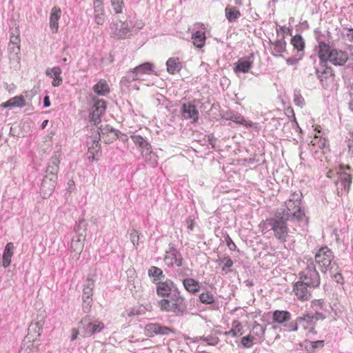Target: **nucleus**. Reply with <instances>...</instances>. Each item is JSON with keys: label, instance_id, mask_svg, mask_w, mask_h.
I'll return each mask as SVG.
<instances>
[{"label": "nucleus", "instance_id": "1", "mask_svg": "<svg viewBox=\"0 0 353 353\" xmlns=\"http://www.w3.org/2000/svg\"><path fill=\"white\" fill-rule=\"evenodd\" d=\"M61 154L59 152L54 153L46 168V176L41 184V194L43 199L48 197L54 191L57 183V172L60 163Z\"/></svg>", "mask_w": 353, "mask_h": 353}, {"label": "nucleus", "instance_id": "48", "mask_svg": "<svg viewBox=\"0 0 353 353\" xmlns=\"http://www.w3.org/2000/svg\"><path fill=\"white\" fill-rule=\"evenodd\" d=\"M111 6L117 14L122 12L123 0H111Z\"/></svg>", "mask_w": 353, "mask_h": 353}, {"label": "nucleus", "instance_id": "59", "mask_svg": "<svg viewBox=\"0 0 353 353\" xmlns=\"http://www.w3.org/2000/svg\"><path fill=\"white\" fill-rule=\"evenodd\" d=\"M310 344L311 345V348L314 350L319 347H323L324 341H310Z\"/></svg>", "mask_w": 353, "mask_h": 353}, {"label": "nucleus", "instance_id": "51", "mask_svg": "<svg viewBox=\"0 0 353 353\" xmlns=\"http://www.w3.org/2000/svg\"><path fill=\"white\" fill-rule=\"evenodd\" d=\"M217 261H221V263H223V266L222 268V271L225 272H227L225 270L226 268H230L233 265V261L228 256H225V257L223 258L222 259H219Z\"/></svg>", "mask_w": 353, "mask_h": 353}, {"label": "nucleus", "instance_id": "63", "mask_svg": "<svg viewBox=\"0 0 353 353\" xmlns=\"http://www.w3.org/2000/svg\"><path fill=\"white\" fill-rule=\"evenodd\" d=\"M282 32L283 33L290 34V29L286 28L284 26H279V28H276V32L279 34V32Z\"/></svg>", "mask_w": 353, "mask_h": 353}, {"label": "nucleus", "instance_id": "32", "mask_svg": "<svg viewBox=\"0 0 353 353\" xmlns=\"http://www.w3.org/2000/svg\"><path fill=\"white\" fill-rule=\"evenodd\" d=\"M93 90L97 95L101 96H105L110 92L109 86L104 79H100L99 82L93 86Z\"/></svg>", "mask_w": 353, "mask_h": 353}, {"label": "nucleus", "instance_id": "16", "mask_svg": "<svg viewBox=\"0 0 353 353\" xmlns=\"http://www.w3.org/2000/svg\"><path fill=\"white\" fill-rule=\"evenodd\" d=\"M172 330L166 326H161L157 323H150L145 327V333L147 336L152 337L155 334L168 335Z\"/></svg>", "mask_w": 353, "mask_h": 353}, {"label": "nucleus", "instance_id": "41", "mask_svg": "<svg viewBox=\"0 0 353 353\" xmlns=\"http://www.w3.org/2000/svg\"><path fill=\"white\" fill-rule=\"evenodd\" d=\"M199 299L203 304H212L215 301L213 294L209 291L203 292L199 294Z\"/></svg>", "mask_w": 353, "mask_h": 353}, {"label": "nucleus", "instance_id": "39", "mask_svg": "<svg viewBox=\"0 0 353 353\" xmlns=\"http://www.w3.org/2000/svg\"><path fill=\"white\" fill-rule=\"evenodd\" d=\"M131 139L134 143L135 145H138L141 151L143 150H146L151 147L150 144L148 143L147 139L142 137L140 135L134 134L130 136Z\"/></svg>", "mask_w": 353, "mask_h": 353}, {"label": "nucleus", "instance_id": "26", "mask_svg": "<svg viewBox=\"0 0 353 353\" xmlns=\"http://www.w3.org/2000/svg\"><path fill=\"white\" fill-rule=\"evenodd\" d=\"M168 73L174 74L179 72L182 68V63L179 57H170L166 61Z\"/></svg>", "mask_w": 353, "mask_h": 353}, {"label": "nucleus", "instance_id": "56", "mask_svg": "<svg viewBox=\"0 0 353 353\" xmlns=\"http://www.w3.org/2000/svg\"><path fill=\"white\" fill-rule=\"evenodd\" d=\"M317 139H318V136L315 135L314 139L311 141L312 144L314 145L318 144L320 148L324 147L325 145V139H323V140L320 139L319 141H318Z\"/></svg>", "mask_w": 353, "mask_h": 353}, {"label": "nucleus", "instance_id": "61", "mask_svg": "<svg viewBox=\"0 0 353 353\" xmlns=\"http://www.w3.org/2000/svg\"><path fill=\"white\" fill-rule=\"evenodd\" d=\"M184 339L186 340V341H190L192 342H194V343H196V342H199V341L201 340H203V336H196L195 338H191L190 336H184Z\"/></svg>", "mask_w": 353, "mask_h": 353}, {"label": "nucleus", "instance_id": "36", "mask_svg": "<svg viewBox=\"0 0 353 353\" xmlns=\"http://www.w3.org/2000/svg\"><path fill=\"white\" fill-rule=\"evenodd\" d=\"M351 183L352 181L350 174L345 172L341 173L339 176L338 181L336 182V185L338 187L337 188L339 189V186H341L345 191L347 192L350 188Z\"/></svg>", "mask_w": 353, "mask_h": 353}, {"label": "nucleus", "instance_id": "19", "mask_svg": "<svg viewBox=\"0 0 353 353\" xmlns=\"http://www.w3.org/2000/svg\"><path fill=\"white\" fill-rule=\"evenodd\" d=\"M94 287V280L88 277L83 285L82 299L88 301V305L92 302V292Z\"/></svg>", "mask_w": 353, "mask_h": 353}, {"label": "nucleus", "instance_id": "50", "mask_svg": "<svg viewBox=\"0 0 353 353\" xmlns=\"http://www.w3.org/2000/svg\"><path fill=\"white\" fill-rule=\"evenodd\" d=\"M94 20L97 25H103L105 22L104 12H94Z\"/></svg>", "mask_w": 353, "mask_h": 353}, {"label": "nucleus", "instance_id": "43", "mask_svg": "<svg viewBox=\"0 0 353 353\" xmlns=\"http://www.w3.org/2000/svg\"><path fill=\"white\" fill-rule=\"evenodd\" d=\"M291 43L294 48L297 49L299 52H302L305 48V42L303 37L299 35H295L291 39Z\"/></svg>", "mask_w": 353, "mask_h": 353}, {"label": "nucleus", "instance_id": "34", "mask_svg": "<svg viewBox=\"0 0 353 353\" xmlns=\"http://www.w3.org/2000/svg\"><path fill=\"white\" fill-rule=\"evenodd\" d=\"M296 323H299V325L303 327L304 329L312 327L315 324L314 319L310 314H306L302 316L297 317ZM312 329L313 330V327H312Z\"/></svg>", "mask_w": 353, "mask_h": 353}, {"label": "nucleus", "instance_id": "47", "mask_svg": "<svg viewBox=\"0 0 353 353\" xmlns=\"http://www.w3.org/2000/svg\"><path fill=\"white\" fill-rule=\"evenodd\" d=\"M21 39L19 37V32L18 30H15L14 32H12L10 34L9 45L20 46Z\"/></svg>", "mask_w": 353, "mask_h": 353}, {"label": "nucleus", "instance_id": "24", "mask_svg": "<svg viewBox=\"0 0 353 353\" xmlns=\"http://www.w3.org/2000/svg\"><path fill=\"white\" fill-rule=\"evenodd\" d=\"M271 50L272 54L274 56L281 55L286 50V41L284 37L276 40L274 42L271 41Z\"/></svg>", "mask_w": 353, "mask_h": 353}, {"label": "nucleus", "instance_id": "62", "mask_svg": "<svg viewBox=\"0 0 353 353\" xmlns=\"http://www.w3.org/2000/svg\"><path fill=\"white\" fill-rule=\"evenodd\" d=\"M85 300L83 299V310L84 312L88 313L90 311V309L91 307V303H89V305H88V301H85Z\"/></svg>", "mask_w": 353, "mask_h": 353}, {"label": "nucleus", "instance_id": "17", "mask_svg": "<svg viewBox=\"0 0 353 353\" xmlns=\"http://www.w3.org/2000/svg\"><path fill=\"white\" fill-rule=\"evenodd\" d=\"M104 328L103 323L99 321H94V322H89L84 324L81 334L83 337H88L96 333L100 332Z\"/></svg>", "mask_w": 353, "mask_h": 353}, {"label": "nucleus", "instance_id": "3", "mask_svg": "<svg viewBox=\"0 0 353 353\" xmlns=\"http://www.w3.org/2000/svg\"><path fill=\"white\" fill-rule=\"evenodd\" d=\"M284 212L277 211L274 216L268 219L263 225L265 229L272 230L274 236L281 243H285L288 236L289 229L286 224Z\"/></svg>", "mask_w": 353, "mask_h": 353}, {"label": "nucleus", "instance_id": "30", "mask_svg": "<svg viewBox=\"0 0 353 353\" xmlns=\"http://www.w3.org/2000/svg\"><path fill=\"white\" fill-rule=\"evenodd\" d=\"M8 57L10 62H16L17 63H19L21 59L20 52L21 48L20 46H14V45H9L8 48Z\"/></svg>", "mask_w": 353, "mask_h": 353}, {"label": "nucleus", "instance_id": "33", "mask_svg": "<svg viewBox=\"0 0 353 353\" xmlns=\"http://www.w3.org/2000/svg\"><path fill=\"white\" fill-rule=\"evenodd\" d=\"M184 288L189 292L195 293L199 290V283L194 279L188 278L183 280Z\"/></svg>", "mask_w": 353, "mask_h": 353}, {"label": "nucleus", "instance_id": "60", "mask_svg": "<svg viewBox=\"0 0 353 353\" xmlns=\"http://www.w3.org/2000/svg\"><path fill=\"white\" fill-rule=\"evenodd\" d=\"M312 316L314 319V322L316 323V322L321 319H325V315L321 312H316L314 314H312Z\"/></svg>", "mask_w": 353, "mask_h": 353}, {"label": "nucleus", "instance_id": "18", "mask_svg": "<svg viewBox=\"0 0 353 353\" xmlns=\"http://www.w3.org/2000/svg\"><path fill=\"white\" fill-rule=\"evenodd\" d=\"M85 240V235L83 234H77L73 236L70 245L71 252H74L77 256H79L83 251Z\"/></svg>", "mask_w": 353, "mask_h": 353}, {"label": "nucleus", "instance_id": "14", "mask_svg": "<svg viewBox=\"0 0 353 353\" xmlns=\"http://www.w3.org/2000/svg\"><path fill=\"white\" fill-rule=\"evenodd\" d=\"M164 261L169 267L174 265L180 267L182 265L183 258L176 249L172 248L169 251L166 252Z\"/></svg>", "mask_w": 353, "mask_h": 353}, {"label": "nucleus", "instance_id": "38", "mask_svg": "<svg viewBox=\"0 0 353 353\" xmlns=\"http://www.w3.org/2000/svg\"><path fill=\"white\" fill-rule=\"evenodd\" d=\"M225 12V17L230 22L235 21L241 17L239 10L234 7H231L230 6H226Z\"/></svg>", "mask_w": 353, "mask_h": 353}, {"label": "nucleus", "instance_id": "27", "mask_svg": "<svg viewBox=\"0 0 353 353\" xmlns=\"http://www.w3.org/2000/svg\"><path fill=\"white\" fill-rule=\"evenodd\" d=\"M14 248V246L12 243H8L6 244L2 256V266L3 268H8L10 265Z\"/></svg>", "mask_w": 353, "mask_h": 353}, {"label": "nucleus", "instance_id": "22", "mask_svg": "<svg viewBox=\"0 0 353 353\" xmlns=\"http://www.w3.org/2000/svg\"><path fill=\"white\" fill-rule=\"evenodd\" d=\"M61 70L58 66L53 67L52 68H48L46 70V76L50 77L54 76V79L52 82V85L54 87H58L62 83L63 79L61 77Z\"/></svg>", "mask_w": 353, "mask_h": 353}, {"label": "nucleus", "instance_id": "8", "mask_svg": "<svg viewBox=\"0 0 353 353\" xmlns=\"http://www.w3.org/2000/svg\"><path fill=\"white\" fill-rule=\"evenodd\" d=\"M299 279L312 288L317 287L320 284V276L312 263L299 273Z\"/></svg>", "mask_w": 353, "mask_h": 353}, {"label": "nucleus", "instance_id": "25", "mask_svg": "<svg viewBox=\"0 0 353 353\" xmlns=\"http://www.w3.org/2000/svg\"><path fill=\"white\" fill-rule=\"evenodd\" d=\"M265 332V327L260 325L258 322L254 321L250 331V334L254 337V339L256 341L262 342L264 340Z\"/></svg>", "mask_w": 353, "mask_h": 353}, {"label": "nucleus", "instance_id": "15", "mask_svg": "<svg viewBox=\"0 0 353 353\" xmlns=\"http://www.w3.org/2000/svg\"><path fill=\"white\" fill-rule=\"evenodd\" d=\"M316 74L324 87L329 86L334 81V73L331 68L322 66L316 70Z\"/></svg>", "mask_w": 353, "mask_h": 353}, {"label": "nucleus", "instance_id": "52", "mask_svg": "<svg viewBox=\"0 0 353 353\" xmlns=\"http://www.w3.org/2000/svg\"><path fill=\"white\" fill-rule=\"evenodd\" d=\"M130 239L134 246L139 245V236L136 230H132L130 232Z\"/></svg>", "mask_w": 353, "mask_h": 353}, {"label": "nucleus", "instance_id": "40", "mask_svg": "<svg viewBox=\"0 0 353 353\" xmlns=\"http://www.w3.org/2000/svg\"><path fill=\"white\" fill-rule=\"evenodd\" d=\"M230 119L233 122L241 124L246 127H251L253 124L252 121H246L244 117L238 112H231Z\"/></svg>", "mask_w": 353, "mask_h": 353}, {"label": "nucleus", "instance_id": "64", "mask_svg": "<svg viewBox=\"0 0 353 353\" xmlns=\"http://www.w3.org/2000/svg\"><path fill=\"white\" fill-rule=\"evenodd\" d=\"M347 146L349 151L353 152V134H350V137L348 139Z\"/></svg>", "mask_w": 353, "mask_h": 353}, {"label": "nucleus", "instance_id": "4", "mask_svg": "<svg viewBox=\"0 0 353 353\" xmlns=\"http://www.w3.org/2000/svg\"><path fill=\"white\" fill-rule=\"evenodd\" d=\"M153 73V65L151 63L145 62L128 72L126 75L122 78L121 83L128 87L131 82L143 81L145 79V75H149Z\"/></svg>", "mask_w": 353, "mask_h": 353}, {"label": "nucleus", "instance_id": "45", "mask_svg": "<svg viewBox=\"0 0 353 353\" xmlns=\"http://www.w3.org/2000/svg\"><path fill=\"white\" fill-rule=\"evenodd\" d=\"M294 103L296 105L303 108L305 105V101L299 91L295 90L294 93Z\"/></svg>", "mask_w": 353, "mask_h": 353}, {"label": "nucleus", "instance_id": "2", "mask_svg": "<svg viewBox=\"0 0 353 353\" xmlns=\"http://www.w3.org/2000/svg\"><path fill=\"white\" fill-rule=\"evenodd\" d=\"M319 43V57L322 61H330L334 65H344L348 60L347 52L337 50L317 38Z\"/></svg>", "mask_w": 353, "mask_h": 353}, {"label": "nucleus", "instance_id": "21", "mask_svg": "<svg viewBox=\"0 0 353 353\" xmlns=\"http://www.w3.org/2000/svg\"><path fill=\"white\" fill-rule=\"evenodd\" d=\"M182 114L185 119H192L193 121H196L199 117V112L195 105L190 103L183 105Z\"/></svg>", "mask_w": 353, "mask_h": 353}, {"label": "nucleus", "instance_id": "49", "mask_svg": "<svg viewBox=\"0 0 353 353\" xmlns=\"http://www.w3.org/2000/svg\"><path fill=\"white\" fill-rule=\"evenodd\" d=\"M203 341H205L210 345H216L218 344L219 339L215 335H208L203 336Z\"/></svg>", "mask_w": 353, "mask_h": 353}, {"label": "nucleus", "instance_id": "13", "mask_svg": "<svg viewBox=\"0 0 353 353\" xmlns=\"http://www.w3.org/2000/svg\"><path fill=\"white\" fill-rule=\"evenodd\" d=\"M254 55L251 53L248 57H244L238 60L234 67V72L235 73L248 72L250 69L252 67L254 63Z\"/></svg>", "mask_w": 353, "mask_h": 353}, {"label": "nucleus", "instance_id": "5", "mask_svg": "<svg viewBox=\"0 0 353 353\" xmlns=\"http://www.w3.org/2000/svg\"><path fill=\"white\" fill-rule=\"evenodd\" d=\"M171 300L163 299L159 302V305L161 310L167 312H173L176 315H183L185 311L186 307L183 305L184 298L181 296L179 292H176Z\"/></svg>", "mask_w": 353, "mask_h": 353}, {"label": "nucleus", "instance_id": "57", "mask_svg": "<svg viewBox=\"0 0 353 353\" xmlns=\"http://www.w3.org/2000/svg\"><path fill=\"white\" fill-rule=\"evenodd\" d=\"M323 304H324V301L321 299L314 300L312 303V306L315 310H319L323 307Z\"/></svg>", "mask_w": 353, "mask_h": 353}, {"label": "nucleus", "instance_id": "7", "mask_svg": "<svg viewBox=\"0 0 353 353\" xmlns=\"http://www.w3.org/2000/svg\"><path fill=\"white\" fill-rule=\"evenodd\" d=\"M287 212L285 214L286 219L290 221H301L304 216V212L301 207V201L299 199V195L293 196L285 202Z\"/></svg>", "mask_w": 353, "mask_h": 353}, {"label": "nucleus", "instance_id": "28", "mask_svg": "<svg viewBox=\"0 0 353 353\" xmlns=\"http://www.w3.org/2000/svg\"><path fill=\"white\" fill-rule=\"evenodd\" d=\"M141 155L144 158L145 162L151 167L157 166L158 157L155 153L152 151V147L141 151Z\"/></svg>", "mask_w": 353, "mask_h": 353}, {"label": "nucleus", "instance_id": "12", "mask_svg": "<svg viewBox=\"0 0 353 353\" xmlns=\"http://www.w3.org/2000/svg\"><path fill=\"white\" fill-rule=\"evenodd\" d=\"M312 288L304 281L299 280L294 283L293 291L299 300L305 301L309 299L311 296Z\"/></svg>", "mask_w": 353, "mask_h": 353}, {"label": "nucleus", "instance_id": "44", "mask_svg": "<svg viewBox=\"0 0 353 353\" xmlns=\"http://www.w3.org/2000/svg\"><path fill=\"white\" fill-rule=\"evenodd\" d=\"M254 341H256L254 337L250 334L248 336H243L241 339V344L245 348H250L252 345Z\"/></svg>", "mask_w": 353, "mask_h": 353}, {"label": "nucleus", "instance_id": "54", "mask_svg": "<svg viewBox=\"0 0 353 353\" xmlns=\"http://www.w3.org/2000/svg\"><path fill=\"white\" fill-rule=\"evenodd\" d=\"M303 52L299 54V57H292L286 59V63L288 65H296L300 59L303 57Z\"/></svg>", "mask_w": 353, "mask_h": 353}, {"label": "nucleus", "instance_id": "6", "mask_svg": "<svg viewBox=\"0 0 353 353\" xmlns=\"http://www.w3.org/2000/svg\"><path fill=\"white\" fill-rule=\"evenodd\" d=\"M334 254L327 247L321 248L315 254V262L323 272L332 268Z\"/></svg>", "mask_w": 353, "mask_h": 353}, {"label": "nucleus", "instance_id": "10", "mask_svg": "<svg viewBox=\"0 0 353 353\" xmlns=\"http://www.w3.org/2000/svg\"><path fill=\"white\" fill-rule=\"evenodd\" d=\"M105 102L103 100H97L92 105L90 114L89 121L94 125H97L101 122V117L105 110Z\"/></svg>", "mask_w": 353, "mask_h": 353}, {"label": "nucleus", "instance_id": "53", "mask_svg": "<svg viewBox=\"0 0 353 353\" xmlns=\"http://www.w3.org/2000/svg\"><path fill=\"white\" fill-rule=\"evenodd\" d=\"M94 12H104L103 4L101 0H93Z\"/></svg>", "mask_w": 353, "mask_h": 353}, {"label": "nucleus", "instance_id": "55", "mask_svg": "<svg viewBox=\"0 0 353 353\" xmlns=\"http://www.w3.org/2000/svg\"><path fill=\"white\" fill-rule=\"evenodd\" d=\"M225 243L230 250H236V246L235 243L232 241V239L228 235L225 237Z\"/></svg>", "mask_w": 353, "mask_h": 353}, {"label": "nucleus", "instance_id": "42", "mask_svg": "<svg viewBox=\"0 0 353 353\" xmlns=\"http://www.w3.org/2000/svg\"><path fill=\"white\" fill-rule=\"evenodd\" d=\"M242 328V325L239 321H234L232 323V329L229 332H226L225 334L226 335L232 334L234 337L241 336L243 334L241 332Z\"/></svg>", "mask_w": 353, "mask_h": 353}, {"label": "nucleus", "instance_id": "29", "mask_svg": "<svg viewBox=\"0 0 353 353\" xmlns=\"http://www.w3.org/2000/svg\"><path fill=\"white\" fill-rule=\"evenodd\" d=\"M292 315L288 311L285 310H276L274 312L272 319L274 322L279 324H282L289 321L291 319Z\"/></svg>", "mask_w": 353, "mask_h": 353}, {"label": "nucleus", "instance_id": "23", "mask_svg": "<svg viewBox=\"0 0 353 353\" xmlns=\"http://www.w3.org/2000/svg\"><path fill=\"white\" fill-rule=\"evenodd\" d=\"M61 10L60 8L54 7L51 10L50 16V27L53 33H57L59 29L58 21L61 17Z\"/></svg>", "mask_w": 353, "mask_h": 353}, {"label": "nucleus", "instance_id": "37", "mask_svg": "<svg viewBox=\"0 0 353 353\" xmlns=\"http://www.w3.org/2000/svg\"><path fill=\"white\" fill-rule=\"evenodd\" d=\"M148 276L153 278V283L154 284L158 283L165 277L163 271L156 266H152L148 270Z\"/></svg>", "mask_w": 353, "mask_h": 353}, {"label": "nucleus", "instance_id": "46", "mask_svg": "<svg viewBox=\"0 0 353 353\" xmlns=\"http://www.w3.org/2000/svg\"><path fill=\"white\" fill-rule=\"evenodd\" d=\"M28 338L27 337L22 343L19 350L20 353H30V352H33V350L30 349V346H32V341L30 340L28 341Z\"/></svg>", "mask_w": 353, "mask_h": 353}, {"label": "nucleus", "instance_id": "11", "mask_svg": "<svg viewBox=\"0 0 353 353\" xmlns=\"http://www.w3.org/2000/svg\"><path fill=\"white\" fill-rule=\"evenodd\" d=\"M99 139L103 141L105 143L109 144L112 143L119 138L121 132L116 129L113 128L109 125H105L104 127H100L99 129Z\"/></svg>", "mask_w": 353, "mask_h": 353}, {"label": "nucleus", "instance_id": "35", "mask_svg": "<svg viewBox=\"0 0 353 353\" xmlns=\"http://www.w3.org/2000/svg\"><path fill=\"white\" fill-rule=\"evenodd\" d=\"M192 39L193 44L196 48H203L205 43V35L204 32L201 30L196 31L194 33L192 34Z\"/></svg>", "mask_w": 353, "mask_h": 353}, {"label": "nucleus", "instance_id": "31", "mask_svg": "<svg viewBox=\"0 0 353 353\" xmlns=\"http://www.w3.org/2000/svg\"><path fill=\"white\" fill-rule=\"evenodd\" d=\"M25 105V100L21 96H17L10 99L5 103L1 104V106L5 108H12L14 107H23Z\"/></svg>", "mask_w": 353, "mask_h": 353}, {"label": "nucleus", "instance_id": "9", "mask_svg": "<svg viewBox=\"0 0 353 353\" xmlns=\"http://www.w3.org/2000/svg\"><path fill=\"white\" fill-rule=\"evenodd\" d=\"M110 34L118 38L124 39L130 32V26L127 21L119 19L113 20L110 25Z\"/></svg>", "mask_w": 353, "mask_h": 353}, {"label": "nucleus", "instance_id": "20", "mask_svg": "<svg viewBox=\"0 0 353 353\" xmlns=\"http://www.w3.org/2000/svg\"><path fill=\"white\" fill-rule=\"evenodd\" d=\"M157 285V293L161 296H167L170 294L171 290L174 288V284L172 281L167 279L162 282L160 281Z\"/></svg>", "mask_w": 353, "mask_h": 353}, {"label": "nucleus", "instance_id": "58", "mask_svg": "<svg viewBox=\"0 0 353 353\" xmlns=\"http://www.w3.org/2000/svg\"><path fill=\"white\" fill-rule=\"evenodd\" d=\"M299 323H296V319L294 322H291L288 325H285V327H288V330L290 332H296L298 330Z\"/></svg>", "mask_w": 353, "mask_h": 353}]
</instances>
